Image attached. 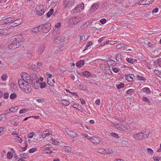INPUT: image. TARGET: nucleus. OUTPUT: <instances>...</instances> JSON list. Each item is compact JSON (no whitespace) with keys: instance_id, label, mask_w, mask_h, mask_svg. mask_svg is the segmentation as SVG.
<instances>
[{"instance_id":"nucleus-1","label":"nucleus","mask_w":161,"mask_h":161,"mask_svg":"<svg viewBox=\"0 0 161 161\" xmlns=\"http://www.w3.org/2000/svg\"><path fill=\"white\" fill-rule=\"evenodd\" d=\"M24 40V38L22 35H15L12 37L11 43L8 45V47L11 49L16 48L19 47Z\"/></svg>"},{"instance_id":"nucleus-2","label":"nucleus","mask_w":161,"mask_h":161,"mask_svg":"<svg viewBox=\"0 0 161 161\" xmlns=\"http://www.w3.org/2000/svg\"><path fill=\"white\" fill-rule=\"evenodd\" d=\"M18 83L19 87L23 92L28 93L31 91V88L30 85L31 83H30L29 82L26 80H19Z\"/></svg>"},{"instance_id":"nucleus-3","label":"nucleus","mask_w":161,"mask_h":161,"mask_svg":"<svg viewBox=\"0 0 161 161\" xmlns=\"http://www.w3.org/2000/svg\"><path fill=\"white\" fill-rule=\"evenodd\" d=\"M21 79L19 80H26L28 82L30 83H32L33 80L37 79V76L36 75L35 73H33L31 75H30L26 72H24L21 73Z\"/></svg>"},{"instance_id":"nucleus-4","label":"nucleus","mask_w":161,"mask_h":161,"mask_svg":"<svg viewBox=\"0 0 161 161\" xmlns=\"http://www.w3.org/2000/svg\"><path fill=\"white\" fill-rule=\"evenodd\" d=\"M76 2V0H63V6L65 8L70 10Z\"/></svg>"},{"instance_id":"nucleus-5","label":"nucleus","mask_w":161,"mask_h":161,"mask_svg":"<svg viewBox=\"0 0 161 161\" xmlns=\"http://www.w3.org/2000/svg\"><path fill=\"white\" fill-rule=\"evenodd\" d=\"M112 125L114 126L116 129L121 131H129L131 129V128L128 125H124L122 124H116L113 123Z\"/></svg>"},{"instance_id":"nucleus-6","label":"nucleus","mask_w":161,"mask_h":161,"mask_svg":"<svg viewBox=\"0 0 161 161\" xmlns=\"http://www.w3.org/2000/svg\"><path fill=\"white\" fill-rule=\"evenodd\" d=\"M82 20L80 17L73 16L69 18L68 20V22L70 25H77Z\"/></svg>"},{"instance_id":"nucleus-7","label":"nucleus","mask_w":161,"mask_h":161,"mask_svg":"<svg viewBox=\"0 0 161 161\" xmlns=\"http://www.w3.org/2000/svg\"><path fill=\"white\" fill-rule=\"evenodd\" d=\"M100 6L99 3H96L93 4L91 6L90 8L88 11V13L91 14L95 11L97 10Z\"/></svg>"},{"instance_id":"nucleus-8","label":"nucleus","mask_w":161,"mask_h":161,"mask_svg":"<svg viewBox=\"0 0 161 161\" xmlns=\"http://www.w3.org/2000/svg\"><path fill=\"white\" fill-rule=\"evenodd\" d=\"M65 131L69 136L72 137H75L77 136V134L76 132L74 131L69 128H65Z\"/></svg>"},{"instance_id":"nucleus-9","label":"nucleus","mask_w":161,"mask_h":161,"mask_svg":"<svg viewBox=\"0 0 161 161\" xmlns=\"http://www.w3.org/2000/svg\"><path fill=\"white\" fill-rule=\"evenodd\" d=\"M36 12L37 14L41 15L44 14L45 11L42 6H39L36 8Z\"/></svg>"},{"instance_id":"nucleus-10","label":"nucleus","mask_w":161,"mask_h":161,"mask_svg":"<svg viewBox=\"0 0 161 161\" xmlns=\"http://www.w3.org/2000/svg\"><path fill=\"white\" fill-rule=\"evenodd\" d=\"M87 139L90 140L94 144H98L100 141V138L96 136L89 137L87 138Z\"/></svg>"},{"instance_id":"nucleus-11","label":"nucleus","mask_w":161,"mask_h":161,"mask_svg":"<svg viewBox=\"0 0 161 161\" xmlns=\"http://www.w3.org/2000/svg\"><path fill=\"white\" fill-rule=\"evenodd\" d=\"M22 22L23 20L21 19H17L10 23V26L12 27H16L20 25Z\"/></svg>"},{"instance_id":"nucleus-12","label":"nucleus","mask_w":161,"mask_h":161,"mask_svg":"<svg viewBox=\"0 0 161 161\" xmlns=\"http://www.w3.org/2000/svg\"><path fill=\"white\" fill-rule=\"evenodd\" d=\"M40 25L42 26V30H43V31L45 33H47L50 30V24H45V25Z\"/></svg>"},{"instance_id":"nucleus-13","label":"nucleus","mask_w":161,"mask_h":161,"mask_svg":"<svg viewBox=\"0 0 161 161\" xmlns=\"http://www.w3.org/2000/svg\"><path fill=\"white\" fill-rule=\"evenodd\" d=\"M42 30V26L40 25L37 27L33 28L31 31V33L33 34L34 33H37Z\"/></svg>"},{"instance_id":"nucleus-14","label":"nucleus","mask_w":161,"mask_h":161,"mask_svg":"<svg viewBox=\"0 0 161 161\" xmlns=\"http://www.w3.org/2000/svg\"><path fill=\"white\" fill-rule=\"evenodd\" d=\"M135 76L131 74H128L125 75V79L128 81L131 82L133 81Z\"/></svg>"},{"instance_id":"nucleus-15","label":"nucleus","mask_w":161,"mask_h":161,"mask_svg":"<svg viewBox=\"0 0 161 161\" xmlns=\"http://www.w3.org/2000/svg\"><path fill=\"white\" fill-rule=\"evenodd\" d=\"M33 81L32 83L33 84L32 86L35 89H38L40 86V82L39 80H33Z\"/></svg>"},{"instance_id":"nucleus-16","label":"nucleus","mask_w":161,"mask_h":161,"mask_svg":"<svg viewBox=\"0 0 161 161\" xmlns=\"http://www.w3.org/2000/svg\"><path fill=\"white\" fill-rule=\"evenodd\" d=\"M65 38L64 36H59L54 39V41L55 42L57 43H59L64 41Z\"/></svg>"},{"instance_id":"nucleus-17","label":"nucleus","mask_w":161,"mask_h":161,"mask_svg":"<svg viewBox=\"0 0 161 161\" xmlns=\"http://www.w3.org/2000/svg\"><path fill=\"white\" fill-rule=\"evenodd\" d=\"M142 139L147 138L149 135L150 131L148 130H146L145 131H142Z\"/></svg>"},{"instance_id":"nucleus-18","label":"nucleus","mask_w":161,"mask_h":161,"mask_svg":"<svg viewBox=\"0 0 161 161\" xmlns=\"http://www.w3.org/2000/svg\"><path fill=\"white\" fill-rule=\"evenodd\" d=\"M43 149L44 150V153H50V145L47 144L43 147Z\"/></svg>"},{"instance_id":"nucleus-19","label":"nucleus","mask_w":161,"mask_h":161,"mask_svg":"<svg viewBox=\"0 0 161 161\" xmlns=\"http://www.w3.org/2000/svg\"><path fill=\"white\" fill-rule=\"evenodd\" d=\"M9 32L8 30L6 29H0V35L6 36L8 35Z\"/></svg>"},{"instance_id":"nucleus-20","label":"nucleus","mask_w":161,"mask_h":161,"mask_svg":"<svg viewBox=\"0 0 161 161\" xmlns=\"http://www.w3.org/2000/svg\"><path fill=\"white\" fill-rule=\"evenodd\" d=\"M142 132L135 134L133 136V137L136 140H140L142 139Z\"/></svg>"},{"instance_id":"nucleus-21","label":"nucleus","mask_w":161,"mask_h":161,"mask_svg":"<svg viewBox=\"0 0 161 161\" xmlns=\"http://www.w3.org/2000/svg\"><path fill=\"white\" fill-rule=\"evenodd\" d=\"M61 26V23L60 22H59L57 24L55 25V31H53V36H54V35L55 34V33L56 32V31H58L59 28H60Z\"/></svg>"},{"instance_id":"nucleus-22","label":"nucleus","mask_w":161,"mask_h":161,"mask_svg":"<svg viewBox=\"0 0 161 161\" xmlns=\"http://www.w3.org/2000/svg\"><path fill=\"white\" fill-rule=\"evenodd\" d=\"M14 19L13 17H9L7 18L4 19L3 21L5 24L8 23L14 20Z\"/></svg>"},{"instance_id":"nucleus-23","label":"nucleus","mask_w":161,"mask_h":161,"mask_svg":"<svg viewBox=\"0 0 161 161\" xmlns=\"http://www.w3.org/2000/svg\"><path fill=\"white\" fill-rule=\"evenodd\" d=\"M72 106L74 108H75L79 110L81 112H83V110L81 109V106L80 105L77 104L76 103L74 104Z\"/></svg>"},{"instance_id":"nucleus-24","label":"nucleus","mask_w":161,"mask_h":161,"mask_svg":"<svg viewBox=\"0 0 161 161\" xmlns=\"http://www.w3.org/2000/svg\"><path fill=\"white\" fill-rule=\"evenodd\" d=\"M107 64H108L114 67L116 65L117 63L115 61L112 59H110L107 61Z\"/></svg>"},{"instance_id":"nucleus-25","label":"nucleus","mask_w":161,"mask_h":161,"mask_svg":"<svg viewBox=\"0 0 161 161\" xmlns=\"http://www.w3.org/2000/svg\"><path fill=\"white\" fill-rule=\"evenodd\" d=\"M142 91L145 92L146 94H148L151 93V92L150 89L147 87H145L142 89Z\"/></svg>"},{"instance_id":"nucleus-26","label":"nucleus","mask_w":161,"mask_h":161,"mask_svg":"<svg viewBox=\"0 0 161 161\" xmlns=\"http://www.w3.org/2000/svg\"><path fill=\"white\" fill-rule=\"evenodd\" d=\"M50 135L49 130H46L43 132L42 134V137L43 138H45L46 137L49 136Z\"/></svg>"},{"instance_id":"nucleus-27","label":"nucleus","mask_w":161,"mask_h":161,"mask_svg":"<svg viewBox=\"0 0 161 161\" xmlns=\"http://www.w3.org/2000/svg\"><path fill=\"white\" fill-rule=\"evenodd\" d=\"M115 59L119 63L122 62V61L121 54L120 53L118 54L116 56Z\"/></svg>"},{"instance_id":"nucleus-28","label":"nucleus","mask_w":161,"mask_h":161,"mask_svg":"<svg viewBox=\"0 0 161 161\" xmlns=\"http://www.w3.org/2000/svg\"><path fill=\"white\" fill-rule=\"evenodd\" d=\"M84 61L82 60H81L76 63V65L79 67H81L84 65Z\"/></svg>"},{"instance_id":"nucleus-29","label":"nucleus","mask_w":161,"mask_h":161,"mask_svg":"<svg viewBox=\"0 0 161 161\" xmlns=\"http://www.w3.org/2000/svg\"><path fill=\"white\" fill-rule=\"evenodd\" d=\"M77 7H78V9L79 10V11L80 12L82 11L84 9V3H82L80 5H78L77 6Z\"/></svg>"},{"instance_id":"nucleus-30","label":"nucleus","mask_w":161,"mask_h":161,"mask_svg":"<svg viewBox=\"0 0 161 161\" xmlns=\"http://www.w3.org/2000/svg\"><path fill=\"white\" fill-rule=\"evenodd\" d=\"M44 49V46L43 45H41L39 48L38 52L39 54H41L43 52Z\"/></svg>"},{"instance_id":"nucleus-31","label":"nucleus","mask_w":161,"mask_h":161,"mask_svg":"<svg viewBox=\"0 0 161 161\" xmlns=\"http://www.w3.org/2000/svg\"><path fill=\"white\" fill-rule=\"evenodd\" d=\"M154 63L155 65L159 66L161 64V58H159L156 61H154Z\"/></svg>"},{"instance_id":"nucleus-32","label":"nucleus","mask_w":161,"mask_h":161,"mask_svg":"<svg viewBox=\"0 0 161 161\" xmlns=\"http://www.w3.org/2000/svg\"><path fill=\"white\" fill-rule=\"evenodd\" d=\"M61 103L63 105L68 106L69 104V102L68 101L65 100H62L61 101Z\"/></svg>"},{"instance_id":"nucleus-33","label":"nucleus","mask_w":161,"mask_h":161,"mask_svg":"<svg viewBox=\"0 0 161 161\" xmlns=\"http://www.w3.org/2000/svg\"><path fill=\"white\" fill-rule=\"evenodd\" d=\"M91 74L88 71H85L83 73V76L84 77L87 78Z\"/></svg>"},{"instance_id":"nucleus-34","label":"nucleus","mask_w":161,"mask_h":161,"mask_svg":"<svg viewBox=\"0 0 161 161\" xmlns=\"http://www.w3.org/2000/svg\"><path fill=\"white\" fill-rule=\"evenodd\" d=\"M125 47V45L123 43H120L117 44L116 47L117 49L123 48Z\"/></svg>"},{"instance_id":"nucleus-35","label":"nucleus","mask_w":161,"mask_h":161,"mask_svg":"<svg viewBox=\"0 0 161 161\" xmlns=\"http://www.w3.org/2000/svg\"><path fill=\"white\" fill-rule=\"evenodd\" d=\"M18 107L16 106L14 108H12L9 109V111L11 112H15L18 109Z\"/></svg>"},{"instance_id":"nucleus-36","label":"nucleus","mask_w":161,"mask_h":161,"mask_svg":"<svg viewBox=\"0 0 161 161\" xmlns=\"http://www.w3.org/2000/svg\"><path fill=\"white\" fill-rule=\"evenodd\" d=\"M78 9V7H76L75 8H74L71 11V13L73 14H76L80 12V11H79L78 10H79Z\"/></svg>"},{"instance_id":"nucleus-37","label":"nucleus","mask_w":161,"mask_h":161,"mask_svg":"<svg viewBox=\"0 0 161 161\" xmlns=\"http://www.w3.org/2000/svg\"><path fill=\"white\" fill-rule=\"evenodd\" d=\"M153 72L156 75L160 78H161V73L159 71L156 69H154Z\"/></svg>"},{"instance_id":"nucleus-38","label":"nucleus","mask_w":161,"mask_h":161,"mask_svg":"<svg viewBox=\"0 0 161 161\" xmlns=\"http://www.w3.org/2000/svg\"><path fill=\"white\" fill-rule=\"evenodd\" d=\"M125 86V84L122 83H120L119 84L116 85V87L118 89H119L121 88L124 87Z\"/></svg>"},{"instance_id":"nucleus-39","label":"nucleus","mask_w":161,"mask_h":161,"mask_svg":"<svg viewBox=\"0 0 161 161\" xmlns=\"http://www.w3.org/2000/svg\"><path fill=\"white\" fill-rule=\"evenodd\" d=\"M8 76L6 74H3L1 77L2 80L3 81H6L7 80Z\"/></svg>"},{"instance_id":"nucleus-40","label":"nucleus","mask_w":161,"mask_h":161,"mask_svg":"<svg viewBox=\"0 0 161 161\" xmlns=\"http://www.w3.org/2000/svg\"><path fill=\"white\" fill-rule=\"evenodd\" d=\"M135 89H130L127 90L126 91V94L128 95H130L132 93L134 92Z\"/></svg>"},{"instance_id":"nucleus-41","label":"nucleus","mask_w":161,"mask_h":161,"mask_svg":"<svg viewBox=\"0 0 161 161\" xmlns=\"http://www.w3.org/2000/svg\"><path fill=\"white\" fill-rule=\"evenodd\" d=\"M98 152L102 154H106V150L103 149H99L97 150Z\"/></svg>"},{"instance_id":"nucleus-42","label":"nucleus","mask_w":161,"mask_h":161,"mask_svg":"<svg viewBox=\"0 0 161 161\" xmlns=\"http://www.w3.org/2000/svg\"><path fill=\"white\" fill-rule=\"evenodd\" d=\"M28 111H29V110L28 109L23 108V109H20L19 110V113L20 114H24L25 113L28 112Z\"/></svg>"},{"instance_id":"nucleus-43","label":"nucleus","mask_w":161,"mask_h":161,"mask_svg":"<svg viewBox=\"0 0 161 161\" xmlns=\"http://www.w3.org/2000/svg\"><path fill=\"white\" fill-rule=\"evenodd\" d=\"M64 151L67 152L69 153L71 151V148L69 146H65L64 147Z\"/></svg>"},{"instance_id":"nucleus-44","label":"nucleus","mask_w":161,"mask_h":161,"mask_svg":"<svg viewBox=\"0 0 161 161\" xmlns=\"http://www.w3.org/2000/svg\"><path fill=\"white\" fill-rule=\"evenodd\" d=\"M136 78L139 80L144 81L146 80V78L145 77L138 75L136 76Z\"/></svg>"},{"instance_id":"nucleus-45","label":"nucleus","mask_w":161,"mask_h":161,"mask_svg":"<svg viewBox=\"0 0 161 161\" xmlns=\"http://www.w3.org/2000/svg\"><path fill=\"white\" fill-rule=\"evenodd\" d=\"M20 156L21 158H28V156L27 153H24L21 154L20 155Z\"/></svg>"},{"instance_id":"nucleus-46","label":"nucleus","mask_w":161,"mask_h":161,"mask_svg":"<svg viewBox=\"0 0 161 161\" xmlns=\"http://www.w3.org/2000/svg\"><path fill=\"white\" fill-rule=\"evenodd\" d=\"M40 86L41 88H43L45 87L46 86V84L44 82H40Z\"/></svg>"},{"instance_id":"nucleus-47","label":"nucleus","mask_w":161,"mask_h":161,"mask_svg":"<svg viewBox=\"0 0 161 161\" xmlns=\"http://www.w3.org/2000/svg\"><path fill=\"white\" fill-rule=\"evenodd\" d=\"M6 119L5 116L4 114H2L0 115V120L3 121Z\"/></svg>"},{"instance_id":"nucleus-48","label":"nucleus","mask_w":161,"mask_h":161,"mask_svg":"<svg viewBox=\"0 0 161 161\" xmlns=\"http://www.w3.org/2000/svg\"><path fill=\"white\" fill-rule=\"evenodd\" d=\"M51 141H52V143L55 145H58L59 142L56 140L53 139H51Z\"/></svg>"},{"instance_id":"nucleus-49","label":"nucleus","mask_w":161,"mask_h":161,"mask_svg":"<svg viewBox=\"0 0 161 161\" xmlns=\"http://www.w3.org/2000/svg\"><path fill=\"white\" fill-rule=\"evenodd\" d=\"M37 150V148H33L31 149H30L29 151V152L30 153H33Z\"/></svg>"},{"instance_id":"nucleus-50","label":"nucleus","mask_w":161,"mask_h":161,"mask_svg":"<svg viewBox=\"0 0 161 161\" xmlns=\"http://www.w3.org/2000/svg\"><path fill=\"white\" fill-rule=\"evenodd\" d=\"M116 43V41H106V43L110 45H114Z\"/></svg>"},{"instance_id":"nucleus-51","label":"nucleus","mask_w":161,"mask_h":161,"mask_svg":"<svg viewBox=\"0 0 161 161\" xmlns=\"http://www.w3.org/2000/svg\"><path fill=\"white\" fill-rule=\"evenodd\" d=\"M112 69L115 73H117L119 71V69L118 68L112 67Z\"/></svg>"},{"instance_id":"nucleus-52","label":"nucleus","mask_w":161,"mask_h":161,"mask_svg":"<svg viewBox=\"0 0 161 161\" xmlns=\"http://www.w3.org/2000/svg\"><path fill=\"white\" fill-rule=\"evenodd\" d=\"M13 154L11 152H8L7 154V158L8 159H10L12 158Z\"/></svg>"},{"instance_id":"nucleus-53","label":"nucleus","mask_w":161,"mask_h":161,"mask_svg":"<svg viewBox=\"0 0 161 161\" xmlns=\"http://www.w3.org/2000/svg\"><path fill=\"white\" fill-rule=\"evenodd\" d=\"M142 100L145 102L148 103H149L150 102V100L147 97H143L142 98Z\"/></svg>"},{"instance_id":"nucleus-54","label":"nucleus","mask_w":161,"mask_h":161,"mask_svg":"<svg viewBox=\"0 0 161 161\" xmlns=\"http://www.w3.org/2000/svg\"><path fill=\"white\" fill-rule=\"evenodd\" d=\"M147 152L150 155H152L153 154V151L150 148H148L147 149Z\"/></svg>"},{"instance_id":"nucleus-55","label":"nucleus","mask_w":161,"mask_h":161,"mask_svg":"<svg viewBox=\"0 0 161 161\" xmlns=\"http://www.w3.org/2000/svg\"><path fill=\"white\" fill-rule=\"evenodd\" d=\"M15 141L16 142L19 143H21L22 142L21 139L18 136H16V138H15Z\"/></svg>"},{"instance_id":"nucleus-56","label":"nucleus","mask_w":161,"mask_h":161,"mask_svg":"<svg viewBox=\"0 0 161 161\" xmlns=\"http://www.w3.org/2000/svg\"><path fill=\"white\" fill-rule=\"evenodd\" d=\"M116 119H117V120L119 121H120V122L122 123L123 122L125 121V118H116Z\"/></svg>"},{"instance_id":"nucleus-57","label":"nucleus","mask_w":161,"mask_h":161,"mask_svg":"<svg viewBox=\"0 0 161 161\" xmlns=\"http://www.w3.org/2000/svg\"><path fill=\"white\" fill-rule=\"evenodd\" d=\"M17 95L16 94L14 93L11 94L10 96V97L11 99H13L16 98Z\"/></svg>"},{"instance_id":"nucleus-58","label":"nucleus","mask_w":161,"mask_h":161,"mask_svg":"<svg viewBox=\"0 0 161 161\" xmlns=\"http://www.w3.org/2000/svg\"><path fill=\"white\" fill-rule=\"evenodd\" d=\"M153 158L154 161H159L160 159V158L159 157H154L153 156Z\"/></svg>"},{"instance_id":"nucleus-59","label":"nucleus","mask_w":161,"mask_h":161,"mask_svg":"<svg viewBox=\"0 0 161 161\" xmlns=\"http://www.w3.org/2000/svg\"><path fill=\"white\" fill-rule=\"evenodd\" d=\"M126 60L129 63L132 64L133 63V59L132 58H126Z\"/></svg>"},{"instance_id":"nucleus-60","label":"nucleus","mask_w":161,"mask_h":161,"mask_svg":"<svg viewBox=\"0 0 161 161\" xmlns=\"http://www.w3.org/2000/svg\"><path fill=\"white\" fill-rule=\"evenodd\" d=\"M110 135L111 136L114 137L116 138H119V136L116 134L114 133H110Z\"/></svg>"},{"instance_id":"nucleus-61","label":"nucleus","mask_w":161,"mask_h":161,"mask_svg":"<svg viewBox=\"0 0 161 161\" xmlns=\"http://www.w3.org/2000/svg\"><path fill=\"white\" fill-rule=\"evenodd\" d=\"M81 135L82 136H83L85 137V138H87L88 137H89L90 136L86 134L85 133H82L81 134Z\"/></svg>"},{"instance_id":"nucleus-62","label":"nucleus","mask_w":161,"mask_h":161,"mask_svg":"<svg viewBox=\"0 0 161 161\" xmlns=\"http://www.w3.org/2000/svg\"><path fill=\"white\" fill-rule=\"evenodd\" d=\"M4 131V128L2 127H0V135H3Z\"/></svg>"},{"instance_id":"nucleus-63","label":"nucleus","mask_w":161,"mask_h":161,"mask_svg":"<svg viewBox=\"0 0 161 161\" xmlns=\"http://www.w3.org/2000/svg\"><path fill=\"white\" fill-rule=\"evenodd\" d=\"M33 136H36V135L34 136V133L33 132H31L28 135V137L29 138H31Z\"/></svg>"},{"instance_id":"nucleus-64","label":"nucleus","mask_w":161,"mask_h":161,"mask_svg":"<svg viewBox=\"0 0 161 161\" xmlns=\"http://www.w3.org/2000/svg\"><path fill=\"white\" fill-rule=\"evenodd\" d=\"M106 22V20L104 18L102 19H101V20H100V23L102 24H105Z\"/></svg>"}]
</instances>
